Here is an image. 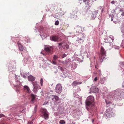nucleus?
<instances>
[{
  "label": "nucleus",
  "instance_id": "nucleus-39",
  "mask_svg": "<svg viewBox=\"0 0 124 124\" xmlns=\"http://www.w3.org/2000/svg\"><path fill=\"white\" fill-rule=\"evenodd\" d=\"M41 54H43V55H45V54H44L43 53H42L41 52Z\"/></svg>",
  "mask_w": 124,
  "mask_h": 124
},
{
  "label": "nucleus",
  "instance_id": "nucleus-21",
  "mask_svg": "<svg viewBox=\"0 0 124 124\" xmlns=\"http://www.w3.org/2000/svg\"><path fill=\"white\" fill-rule=\"evenodd\" d=\"M77 11H76V10H75L74 11H73V13L74 15H76V16H76V14H77Z\"/></svg>",
  "mask_w": 124,
  "mask_h": 124
},
{
  "label": "nucleus",
  "instance_id": "nucleus-4",
  "mask_svg": "<svg viewBox=\"0 0 124 124\" xmlns=\"http://www.w3.org/2000/svg\"><path fill=\"white\" fill-rule=\"evenodd\" d=\"M42 113L43 115V117L45 119H47L48 118V115L47 114V112L45 109H43L41 110Z\"/></svg>",
  "mask_w": 124,
  "mask_h": 124
},
{
  "label": "nucleus",
  "instance_id": "nucleus-18",
  "mask_svg": "<svg viewBox=\"0 0 124 124\" xmlns=\"http://www.w3.org/2000/svg\"><path fill=\"white\" fill-rule=\"evenodd\" d=\"M58 57V56L56 55H54L53 57V60H56Z\"/></svg>",
  "mask_w": 124,
  "mask_h": 124
},
{
  "label": "nucleus",
  "instance_id": "nucleus-26",
  "mask_svg": "<svg viewBox=\"0 0 124 124\" xmlns=\"http://www.w3.org/2000/svg\"><path fill=\"white\" fill-rule=\"evenodd\" d=\"M56 60H53L52 61V63L53 64H56Z\"/></svg>",
  "mask_w": 124,
  "mask_h": 124
},
{
  "label": "nucleus",
  "instance_id": "nucleus-24",
  "mask_svg": "<svg viewBox=\"0 0 124 124\" xmlns=\"http://www.w3.org/2000/svg\"><path fill=\"white\" fill-rule=\"evenodd\" d=\"M37 111V106H36L34 108V111H33L34 113H35Z\"/></svg>",
  "mask_w": 124,
  "mask_h": 124
},
{
  "label": "nucleus",
  "instance_id": "nucleus-31",
  "mask_svg": "<svg viewBox=\"0 0 124 124\" xmlns=\"http://www.w3.org/2000/svg\"><path fill=\"white\" fill-rule=\"evenodd\" d=\"M20 112L22 113H23L24 112H25V111L23 109L22 111H20Z\"/></svg>",
  "mask_w": 124,
  "mask_h": 124
},
{
  "label": "nucleus",
  "instance_id": "nucleus-7",
  "mask_svg": "<svg viewBox=\"0 0 124 124\" xmlns=\"http://www.w3.org/2000/svg\"><path fill=\"white\" fill-rule=\"evenodd\" d=\"M51 40L54 41H57L58 40L59 38L56 36H53L51 38Z\"/></svg>",
  "mask_w": 124,
  "mask_h": 124
},
{
  "label": "nucleus",
  "instance_id": "nucleus-30",
  "mask_svg": "<svg viewBox=\"0 0 124 124\" xmlns=\"http://www.w3.org/2000/svg\"><path fill=\"white\" fill-rule=\"evenodd\" d=\"M97 79H97V77H96L94 79V81L96 82V81H97Z\"/></svg>",
  "mask_w": 124,
  "mask_h": 124
},
{
  "label": "nucleus",
  "instance_id": "nucleus-19",
  "mask_svg": "<svg viewBox=\"0 0 124 124\" xmlns=\"http://www.w3.org/2000/svg\"><path fill=\"white\" fill-rule=\"evenodd\" d=\"M40 83L41 84V86H42L43 85V79L41 78L40 80Z\"/></svg>",
  "mask_w": 124,
  "mask_h": 124
},
{
  "label": "nucleus",
  "instance_id": "nucleus-25",
  "mask_svg": "<svg viewBox=\"0 0 124 124\" xmlns=\"http://www.w3.org/2000/svg\"><path fill=\"white\" fill-rule=\"evenodd\" d=\"M59 68L60 70L62 72L63 71V69L62 67L59 66Z\"/></svg>",
  "mask_w": 124,
  "mask_h": 124
},
{
  "label": "nucleus",
  "instance_id": "nucleus-8",
  "mask_svg": "<svg viewBox=\"0 0 124 124\" xmlns=\"http://www.w3.org/2000/svg\"><path fill=\"white\" fill-rule=\"evenodd\" d=\"M32 83L34 89H36V91L37 90L38 88V87L39 86L38 85L36 82H33Z\"/></svg>",
  "mask_w": 124,
  "mask_h": 124
},
{
  "label": "nucleus",
  "instance_id": "nucleus-36",
  "mask_svg": "<svg viewBox=\"0 0 124 124\" xmlns=\"http://www.w3.org/2000/svg\"><path fill=\"white\" fill-rule=\"evenodd\" d=\"M121 15L122 16H124V12L123 13L121 14Z\"/></svg>",
  "mask_w": 124,
  "mask_h": 124
},
{
  "label": "nucleus",
  "instance_id": "nucleus-20",
  "mask_svg": "<svg viewBox=\"0 0 124 124\" xmlns=\"http://www.w3.org/2000/svg\"><path fill=\"white\" fill-rule=\"evenodd\" d=\"M59 21H58V20L56 21L55 22V25H58V24H59Z\"/></svg>",
  "mask_w": 124,
  "mask_h": 124
},
{
  "label": "nucleus",
  "instance_id": "nucleus-42",
  "mask_svg": "<svg viewBox=\"0 0 124 124\" xmlns=\"http://www.w3.org/2000/svg\"><path fill=\"white\" fill-rule=\"evenodd\" d=\"M94 121V120L93 119H92V122H93V123Z\"/></svg>",
  "mask_w": 124,
  "mask_h": 124
},
{
  "label": "nucleus",
  "instance_id": "nucleus-46",
  "mask_svg": "<svg viewBox=\"0 0 124 124\" xmlns=\"http://www.w3.org/2000/svg\"><path fill=\"white\" fill-rule=\"evenodd\" d=\"M73 18H74L75 17H75H73Z\"/></svg>",
  "mask_w": 124,
  "mask_h": 124
},
{
  "label": "nucleus",
  "instance_id": "nucleus-16",
  "mask_svg": "<svg viewBox=\"0 0 124 124\" xmlns=\"http://www.w3.org/2000/svg\"><path fill=\"white\" fill-rule=\"evenodd\" d=\"M85 36L83 34H81L80 35H79V37H81V38L84 39L85 37Z\"/></svg>",
  "mask_w": 124,
  "mask_h": 124
},
{
  "label": "nucleus",
  "instance_id": "nucleus-15",
  "mask_svg": "<svg viewBox=\"0 0 124 124\" xmlns=\"http://www.w3.org/2000/svg\"><path fill=\"white\" fill-rule=\"evenodd\" d=\"M84 2H87L86 4L87 5H88L89 4V0H83Z\"/></svg>",
  "mask_w": 124,
  "mask_h": 124
},
{
  "label": "nucleus",
  "instance_id": "nucleus-33",
  "mask_svg": "<svg viewBox=\"0 0 124 124\" xmlns=\"http://www.w3.org/2000/svg\"><path fill=\"white\" fill-rule=\"evenodd\" d=\"M111 3L112 4H114L115 3V2L114 1H112L111 2Z\"/></svg>",
  "mask_w": 124,
  "mask_h": 124
},
{
  "label": "nucleus",
  "instance_id": "nucleus-28",
  "mask_svg": "<svg viewBox=\"0 0 124 124\" xmlns=\"http://www.w3.org/2000/svg\"><path fill=\"white\" fill-rule=\"evenodd\" d=\"M5 117V116L4 115L2 114H0V118L1 117Z\"/></svg>",
  "mask_w": 124,
  "mask_h": 124
},
{
  "label": "nucleus",
  "instance_id": "nucleus-35",
  "mask_svg": "<svg viewBox=\"0 0 124 124\" xmlns=\"http://www.w3.org/2000/svg\"><path fill=\"white\" fill-rule=\"evenodd\" d=\"M61 62L62 64L65 63V62H64V61H61Z\"/></svg>",
  "mask_w": 124,
  "mask_h": 124
},
{
  "label": "nucleus",
  "instance_id": "nucleus-5",
  "mask_svg": "<svg viewBox=\"0 0 124 124\" xmlns=\"http://www.w3.org/2000/svg\"><path fill=\"white\" fill-rule=\"evenodd\" d=\"M62 87L61 85L58 84L55 87V91L58 93H60L62 91Z\"/></svg>",
  "mask_w": 124,
  "mask_h": 124
},
{
  "label": "nucleus",
  "instance_id": "nucleus-13",
  "mask_svg": "<svg viewBox=\"0 0 124 124\" xmlns=\"http://www.w3.org/2000/svg\"><path fill=\"white\" fill-rule=\"evenodd\" d=\"M31 101L32 102H33L35 98L36 97V96L35 95L33 94H31Z\"/></svg>",
  "mask_w": 124,
  "mask_h": 124
},
{
  "label": "nucleus",
  "instance_id": "nucleus-12",
  "mask_svg": "<svg viewBox=\"0 0 124 124\" xmlns=\"http://www.w3.org/2000/svg\"><path fill=\"white\" fill-rule=\"evenodd\" d=\"M52 100H53L54 98L56 101H58L59 99L58 97L56 96L52 95Z\"/></svg>",
  "mask_w": 124,
  "mask_h": 124
},
{
  "label": "nucleus",
  "instance_id": "nucleus-11",
  "mask_svg": "<svg viewBox=\"0 0 124 124\" xmlns=\"http://www.w3.org/2000/svg\"><path fill=\"white\" fill-rule=\"evenodd\" d=\"M81 83L80 82H78L76 81H74L72 83V85L73 86H75L77 84H81Z\"/></svg>",
  "mask_w": 124,
  "mask_h": 124
},
{
  "label": "nucleus",
  "instance_id": "nucleus-6",
  "mask_svg": "<svg viewBox=\"0 0 124 124\" xmlns=\"http://www.w3.org/2000/svg\"><path fill=\"white\" fill-rule=\"evenodd\" d=\"M17 44L19 46V50L21 51H23L24 49L23 47L19 42V41L18 42ZM24 50H25V49H24Z\"/></svg>",
  "mask_w": 124,
  "mask_h": 124
},
{
  "label": "nucleus",
  "instance_id": "nucleus-41",
  "mask_svg": "<svg viewBox=\"0 0 124 124\" xmlns=\"http://www.w3.org/2000/svg\"><path fill=\"white\" fill-rule=\"evenodd\" d=\"M113 19L112 18V19H111V21H113Z\"/></svg>",
  "mask_w": 124,
  "mask_h": 124
},
{
  "label": "nucleus",
  "instance_id": "nucleus-27",
  "mask_svg": "<svg viewBox=\"0 0 124 124\" xmlns=\"http://www.w3.org/2000/svg\"><path fill=\"white\" fill-rule=\"evenodd\" d=\"M65 46L67 49H68L69 47V45L67 43L66 44Z\"/></svg>",
  "mask_w": 124,
  "mask_h": 124
},
{
  "label": "nucleus",
  "instance_id": "nucleus-23",
  "mask_svg": "<svg viewBox=\"0 0 124 124\" xmlns=\"http://www.w3.org/2000/svg\"><path fill=\"white\" fill-rule=\"evenodd\" d=\"M105 102L106 104H109L111 103V101H108L106 100H105Z\"/></svg>",
  "mask_w": 124,
  "mask_h": 124
},
{
  "label": "nucleus",
  "instance_id": "nucleus-14",
  "mask_svg": "<svg viewBox=\"0 0 124 124\" xmlns=\"http://www.w3.org/2000/svg\"><path fill=\"white\" fill-rule=\"evenodd\" d=\"M78 39H79L80 40L82 41V42H80V43H83L84 42V39L82 38H81V37H78Z\"/></svg>",
  "mask_w": 124,
  "mask_h": 124
},
{
  "label": "nucleus",
  "instance_id": "nucleus-10",
  "mask_svg": "<svg viewBox=\"0 0 124 124\" xmlns=\"http://www.w3.org/2000/svg\"><path fill=\"white\" fill-rule=\"evenodd\" d=\"M24 90L27 93H30L31 91L29 87L27 85H25L24 86Z\"/></svg>",
  "mask_w": 124,
  "mask_h": 124
},
{
  "label": "nucleus",
  "instance_id": "nucleus-37",
  "mask_svg": "<svg viewBox=\"0 0 124 124\" xmlns=\"http://www.w3.org/2000/svg\"><path fill=\"white\" fill-rule=\"evenodd\" d=\"M25 40V41H26V42H27L28 41H29L30 40L29 39H28L27 40Z\"/></svg>",
  "mask_w": 124,
  "mask_h": 124
},
{
  "label": "nucleus",
  "instance_id": "nucleus-1",
  "mask_svg": "<svg viewBox=\"0 0 124 124\" xmlns=\"http://www.w3.org/2000/svg\"><path fill=\"white\" fill-rule=\"evenodd\" d=\"M94 98L93 96L88 97L86 101V107L92 109L94 107Z\"/></svg>",
  "mask_w": 124,
  "mask_h": 124
},
{
  "label": "nucleus",
  "instance_id": "nucleus-40",
  "mask_svg": "<svg viewBox=\"0 0 124 124\" xmlns=\"http://www.w3.org/2000/svg\"><path fill=\"white\" fill-rule=\"evenodd\" d=\"M41 54H43V55H45V54H44L43 53H42L41 52Z\"/></svg>",
  "mask_w": 124,
  "mask_h": 124
},
{
  "label": "nucleus",
  "instance_id": "nucleus-34",
  "mask_svg": "<svg viewBox=\"0 0 124 124\" xmlns=\"http://www.w3.org/2000/svg\"><path fill=\"white\" fill-rule=\"evenodd\" d=\"M63 44V43H59V45L60 46H61Z\"/></svg>",
  "mask_w": 124,
  "mask_h": 124
},
{
  "label": "nucleus",
  "instance_id": "nucleus-2",
  "mask_svg": "<svg viewBox=\"0 0 124 124\" xmlns=\"http://www.w3.org/2000/svg\"><path fill=\"white\" fill-rule=\"evenodd\" d=\"M44 49L46 51V53L47 55H50L53 53V49L52 47L48 46H45Z\"/></svg>",
  "mask_w": 124,
  "mask_h": 124
},
{
  "label": "nucleus",
  "instance_id": "nucleus-45",
  "mask_svg": "<svg viewBox=\"0 0 124 124\" xmlns=\"http://www.w3.org/2000/svg\"><path fill=\"white\" fill-rule=\"evenodd\" d=\"M23 77L24 78H25V76H23Z\"/></svg>",
  "mask_w": 124,
  "mask_h": 124
},
{
  "label": "nucleus",
  "instance_id": "nucleus-29",
  "mask_svg": "<svg viewBox=\"0 0 124 124\" xmlns=\"http://www.w3.org/2000/svg\"><path fill=\"white\" fill-rule=\"evenodd\" d=\"M96 91H95V93H98L99 91V89L98 88H95Z\"/></svg>",
  "mask_w": 124,
  "mask_h": 124
},
{
  "label": "nucleus",
  "instance_id": "nucleus-9",
  "mask_svg": "<svg viewBox=\"0 0 124 124\" xmlns=\"http://www.w3.org/2000/svg\"><path fill=\"white\" fill-rule=\"evenodd\" d=\"M28 79L29 81H33L35 79V78L32 75H30L28 77Z\"/></svg>",
  "mask_w": 124,
  "mask_h": 124
},
{
  "label": "nucleus",
  "instance_id": "nucleus-17",
  "mask_svg": "<svg viewBox=\"0 0 124 124\" xmlns=\"http://www.w3.org/2000/svg\"><path fill=\"white\" fill-rule=\"evenodd\" d=\"M59 123L61 124H64L65 123V122L64 120H61L60 121Z\"/></svg>",
  "mask_w": 124,
  "mask_h": 124
},
{
  "label": "nucleus",
  "instance_id": "nucleus-22",
  "mask_svg": "<svg viewBox=\"0 0 124 124\" xmlns=\"http://www.w3.org/2000/svg\"><path fill=\"white\" fill-rule=\"evenodd\" d=\"M67 56V55L66 54H63L62 55V58H64V57H66Z\"/></svg>",
  "mask_w": 124,
  "mask_h": 124
},
{
  "label": "nucleus",
  "instance_id": "nucleus-32",
  "mask_svg": "<svg viewBox=\"0 0 124 124\" xmlns=\"http://www.w3.org/2000/svg\"><path fill=\"white\" fill-rule=\"evenodd\" d=\"M32 123V121H31L30 122H29L28 123V124H31Z\"/></svg>",
  "mask_w": 124,
  "mask_h": 124
},
{
  "label": "nucleus",
  "instance_id": "nucleus-43",
  "mask_svg": "<svg viewBox=\"0 0 124 124\" xmlns=\"http://www.w3.org/2000/svg\"><path fill=\"white\" fill-rule=\"evenodd\" d=\"M20 88L19 87L18 88V89L19 90Z\"/></svg>",
  "mask_w": 124,
  "mask_h": 124
},
{
  "label": "nucleus",
  "instance_id": "nucleus-3",
  "mask_svg": "<svg viewBox=\"0 0 124 124\" xmlns=\"http://www.w3.org/2000/svg\"><path fill=\"white\" fill-rule=\"evenodd\" d=\"M101 57L100 58V62L101 63L104 59H105L106 51L102 47H101Z\"/></svg>",
  "mask_w": 124,
  "mask_h": 124
},
{
  "label": "nucleus",
  "instance_id": "nucleus-44",
  "mask_svg": "<svg viewBox=\"0 0 124 124\" xmlns=\"http://www.w3.org/2000/svg\"><path fill=\"white\" fill-rule=\"evenodd\" d=\"M77 41L79 42V40H77Z\"/></svg>",
  "mask_w": 124,
  "mask_h": 124
},
{
  "label": "nucleus",
  "instance_id": "nucleus-38",
  "mask_svg": "<svg viewBox=\"0 0 124 124\" xmlns=\"http://www.w3.org/2000/svg\"><path fill=\"white\" fill-rule=\"evenodd\" d=\"M120 11H121V12H123V10L122 9H120Z\"/></svg>",
  "mask_w": 124,
  "mask_h": 124
}]
</instances>
